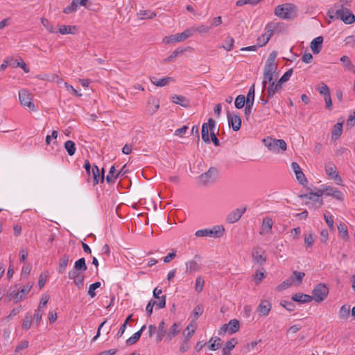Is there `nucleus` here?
I'll use <instances>...</instances> for the list:
<instances>
[{
  "label": "nucleus",
  "mask_w": 355,
  "mask_h": 355,
  "mask_svg": "<svg viewBox=\"0 0 355 355\" xmlns=\"http://www.w3.org/2000/svg\"><path fill=\"white\" fill-rule=\"evenodd\" d=\"M234 40L233 37L228 36L226 37L225 40V44L223 46V47L226 49L227 51H230L232 49L234 46Z\"/></svg>",
  "instance_id": "603ef678"
},
{
  "label": "nucleus",
  "mask_w": 355,
  "mask_h": 355,
  "mask_svg": "<svg viewBox=\"0 0 355 355\" xmlns=\"http://www.w3.org/2000/svg\"><path fill=\"white\" fill-rule=\"evenodd\" d=\"M32 320V315L28 313L24 318L22 328L25 330H28L31 327Z\"/></svg>",
  "instance_id": "de8ad7c7"
},
{
  "label": "nucleus",
  "mask_w": 355,
  "mask_h": 355,
  "mask_svg": "<svg viewBox=\"0 0 355 355\" xmlns=\"http://www.w3.org/2000/svg\"><path fill=\"white\" fill-rule=\"evenodd\" d=\"M190 347V339L184 338L180 347V352L181 353H184L187 352Z\"/></svg>",
  "instance_id": "bf43d9fd"
},
{
  "label": "nucleus",
  "mask_w": 355,
  "mask_h": 355,
  "mask_svg": "<svg viewBox=\"0 0 355 355\" xmlns=\"http://www.w3.org/2000/svg\"><path fill=\"white\" fill-rule=\"evenodd\" d=\"M228 125L232 127L234 131H238L241 126V119L237 114H231L230 111L227 112Z\"/></svg>",
  "instance_id": "ddd939ff"
},
{
  "label": "nucleus",
  "mask_w": 355,
  "mask_h": 355,
  "mask_svg": "<svg viewBox=\"0 0 355 355\" xmlns=\"http://www.w3.org/2000/svg\"><path fill=\"white\" fill-rule=\"evenodd\" d=\"M34 283H28L26 286H24L22 288H17V291L15 295V300L16 302L22 300L25 296L29 293L30 290L33 287Z\"/></svg>",
  "instance_id": "a211bd4d"
},
{
  "label": "nucleus",
  "mask_w": 355,
  "mask_h": 355,
  "mask_svg": "<svg viewBox=\"0 0 355 355\" xmlns=\"http://www.w3.org/2000/svg\"><path fill=\"white\" fill-rule=\"evenodd\" d=\"M304 243H305V245L309 247V248H311L312 247L313 243H314V239H313V234L311 232H309V234H306L305 236H304Z\"/></svg>",
  "instance_id": "052dcab7"
},
{
  "label": "nucleus",
  "mask_w": 355,
  "mask_h": 355,
  "mask_svg": "<svg viewBox=\"0 0 355 355\" xmlns=\"http://www.w3.org/2000/svg\"><path fill=\"white\" fill-rule=\"evenodd\" d=\"M225 232V228L223 225H216L212 229L200 230L196 232L195 235L198 237L211 236L214 238H220Z\"/></svg>",
  "instance_id": "39448f33"
},
{
  "label": "nucleus",
  "mask_w": 355,
  "mask_h": 355,
  "mask_svg": "<svg viewBox=\"0 0 355 355\" xmlns=\"http://www.w3.org/2000/svg\"><path fill=\"white\" fill-rule=\"evenodd\" d=\"M343 132V122H338L334 125L333 130L331 132V139L333 140H337L341 135Z\"/></svg>",
  "instance_id": "7c9ffc66"
},
{
  "label": "nucleus",
  "mask_w": 355,
  "mask_h": 355,
  "mask_svg": "<svg viewBox=\"0 0 355 355\" xmlns=\"http://www.w3.org/2000/svg\"><path fill=\"white\" fill-rule=\"evenodd\" d=\"M217 169L214 167H210L208 171L201 174L198 177L199 183L201 185L206 186L213 183L217 177Z\"/></svg>",
  "instance_id": "1a4fd4ad"
},
{
  "label": "nucleus",
  "mask_w": 355,
  "mask_h": 355,
  "mask_svg": "<svg viewBox=\"0 0 355 355\" xmlns=\"http://www.w3.org/2000/svg\"><path fill=\"white\" fill-rule=\"evenodd\" d=\"M220 340H221L220 338H216V339H214L213 338H211L209 340V341L208 342V343L209 344L208 345V347L209 348V349H211L212 351H215V350L219 349L221 347Z\"/></svg>",
  "instance_id": "37998d69"
},
{
  "label": "nucleus",
  "mask_w": 355,
  "mask_h": 355,
  "mask_svg": "<svg viewBox=\"0 0 355 355\" xmlns=\"http://www.w3.org/2000/svg\"><path fill=\"white\" fill-rule=\"evenodd\" d=\"M268 37H266V35H261L257 38V46L258 47H261L265 46L269 41Z\"/></svg>",
  "instance_id": "13d9d810"
},
{
  "label": "nucleus",
  "mask_w": 355,
  "mask_h": 355,
  "mask_svg": "<svg viewBox=\"0 0 355 355\" xmlns=\"http://www.w3.org/2000/svg\"><path fill=\"white\" fill-rule=\"evenodd\" d=\"M338 233H339L340 236L345 241H349V234H348L347 225L345 223H340L338 225Z\"/></svg>",
  "instance_id": "72a5a7b5"
},
{
  "label": "nucleus",
  "mask_w": 355,
  "mask_h": 355,
  "mask_svg": "<svg viewBox=\"0 0 355 355\" xmlns=\"http://www.w3.org/2000/svg\"><path fill=\"white\" fill-rule=\"evenodd\" d=\"M325 171L329 176H331L338 184L342 182L340 176L336 171V167L333 164H328L325 166Z\"/></svg>",
  "instance_id": "6ab92c4d"
},
{
  "label": "nucleus",
  "mask_w": 355,
  "mask_h": 355,
  "mask_svg": "<svg viewBox=\"0 0 355 355\" xmlns=\"http://www.w3.org/2000/svg\"><path fill=\"white\" fill-rule=\"evenodd\" d=\"M209 121L207 123H205L202 124V139L205 143H209L210 139L209 136Z\"/></svg>",
  "instance_id": "4c0bfd02"
},
{
  "label": "nucleus",
  "mask_w": 355,
  "mask_h": 355,
  "mask_svg": "<svg viewBox=\"0 0 355 355\" xmlns=\"http://www.w3.org/2000/svg\"><path fill=\"white\" fill-rule=\"evenodd\" d=\"M252 257L253 261L259 265L264 264L266 261V252L260 247H256L253 248Z\"/></svg>",
  "instance_id": "4468645a"
},
{
  "label": "nucleus",
  "mask_w": 355,
  "mask_h": 355,
  "mask_svg": "<svg viewBox=\"0 0 355 355\" xmlns=\"http://www.w3.org/2000/svg\"><path fill=\"white\" fill-rule=\"evenodd\" d=\"M77 28L75 26L62 25L59 28V32L62 35L74 34Z\"/></svg>",
  "instance_id": "58836bf2"
},
{
  "label": "nucleus",
  "mask_w": 355,
  "mask_h": 355,
  "mask_svg": "<svg viewBox=\"0 0 355 355\" xmlns=\"http://www.w3.org/2000/svg\"><path fill=\"white\" fill-rule=\"evenodd\" d=\"M10 66H12V67H21L23 69L24 72H29V69L27 67L26 63L23 60H21V62H19L17 60L10 59Z\"/></svg>",
  "instance_id": "79ce46f5"
},
{
  "label": "nucleus",
  "mask_w": 355,
  "mask_h": 355,
  "mask_svg": "<svg viewBox=\"0 0 355 355\" xmlns=\"http://www.w3.org/2000/svg\"><path fill=\"white\" fill-rule=\"evenodd\" d=\"M295 284V278L293 277H290L288 279L284 281L277 286L278 291H282L288 288L291 286Z\"/></svg>",
  "instance_id": "a19ab883"
},
{
  "label": "nucleus",
  "mask_w": 355,
  "mask_h": 355,
  "mask_svg": "<svg viewBox=\"0 0 355 355\" xmlns=\"http://www.w3.org/2000/svg\"><path fill=\"white\" fill-rule=\"evenodd\" d=\"M197 327V323L196 320H192L187 327L185 330L183 332V336L184 338L190 339L192 336L194 334L195 331Z\"/></svg>",
  "instance_id": "a878e982"
},
{
  "label": "nucleus",
  "mask_w": 355,
  "mask_h": 355,
  "mask_svg": "<svg viewBox=\"0 0 355 355\" xmlns=\"http://www.w3.org/2000/svg\"><path fill=\"white\" fill-rule=\"evenodd\" d=\"M254 96H255V89H254V85L253 84L249 89V91L247 94V97L245 98V107L244 110L245 116L247 119H248V117L250 116L252 108L254 104Z\"/></svg>",
  "instance_id": "9d476101"
},
{
  "label": "nucleus",
  "mask_w": 355,
  "mask_h": 355,
  "mask_svg": "<svg viewBox=\"0 0 355 355\" xmlns=\"http://www.w3.org/2000/svg\"><path fill=\"white\" fill-rule=\"evenodd\" d=\"M292 300L300 303L310 302L313 300V297L309 295L297 293L293 295L291 297Z\"/></svg>",
  "instance_id": "393cba45"
},
{
  "label": "nucleus",
  "mask_w": 355,
  "mask_h": 355,
  "mask_svg": "<svg viewBox=\"0 0 355 355\" xmlns=\"http://www.w3.org/2000/svg\"><path fill=\"white\" fill-rule=\"evenodd\" d=\"M48 276H49L48 271H44V272H42V274L40 275V276L39 277V281H38V286L40 289L44 286Z\"/></svg>",
  "instance_id": "6e6d98bb"
},
{
  "label": "nucleus",
  "mask_w": 355,
  "mask_h": 355,
  "mask_svg": "<svg viewBox=\"0 0 355 355\" xmlns=\"http://www.w3.org/2000/svg\"><path fill=\"white\" fill-rule=\"evenodd\" d=\"M41 22L48 31H49L50 33H56V31L54 29L53 26L51 24V23L47 19L42 18Z\"/></svg>",
  "instance_id": "5fc2aeb1"
},
{
  "label": "nucleus",
  "mask_w": 355,
  "mask_h": 355,
  "mask_svg": "<svg viewBox=\"0 0 355 355\" xmlns=\"http://www.w3.org/2000/svg\"><path fill=\"white\" fill-rule=\"evenodd\" d=\"M245 103V97L244 95H239L235 99V107L237 109H241L244 107Z\"/></svg>",
  "instance_id": "09e8293b"
},
{
  "label": "nucleus",
  "mask_w": 355,
  "mask_h": 355,
  "mask_svg": "<svg viewBox=\"0 0 355 355\" xmlns=\"http://www.w3.org/2000/svg\"><path fill=\"white\" fill-rule=\"evenodd\" d=\"M171 100L173 103L184 107L189 105V100L183 96L173 95L171 96Z\"/></svg>",
  "instance_id": "2f4dec72"
},
{
  "label": "nucleus",
  "mask_w": 355,
  "mask_h": 355,
  "mask_svg": "<svg viewBox=\"0 0 355 355\" xmlns=\"http://www.w3.org/2000/svg\"><path fill=\"white\" fill-rule=\"evenodd\" d=\"M323 194H324V191L323 189H319L316 192H310L309 193L301 195L300 198H306L309 200H313L315 202V208L320 207L322 204L323 201L320 197H321Z\"/></svg>",
  "instance_id": "f8f14e48"
},
{
  "label": "nucleus",
  "mask_w": 355,
  "mask_h": 355,
  "mask_svg": "<svg viewBox=\"0 0 355 355\" xmlns=\"http://www.w3.org/2000/svg\"><path fill=\"white\" fill-rule=\"evenodd\" d=\"M273 221L271 218H263L261 228L259 234L263 235L267 233H270L272 231Z\"/></svg>",
  "instance_id": "4be33fe9"
},
{
  "label": "nucleus",
  "mask_w": 355,
  "mask_h": 355,
  "mask_svg": "<svg viewBox=\"0 0 355 355\" xmlns=\"http://www.w3.org/2000/svg\"><path fill=\"white\" fill-rule=\"evenodd\" d=\"M277 28V24L274 22H270L266 24L265 27V33L263 35H266V37H268L270 40L272 35H273L274 31Z\"/></svg>",
  "instance_id": "e433bc0d"
},
{
  "label": "nucleus",
  "mask_w": 355,
  "mask_h": 355,
  "mask_svg": "<svg viewBox=\"0 0 355 355\" xmlns=\"http://www.w3.org/2000/svg\"><path fill=\"white\" fill-rule=\"evenodd\" d=\"M200 268V265L195 260H191L186 263L187 273L191 274L194 272L198 271Z\"/></svg>",
  "instance_id": "c756f323"
},
{
  "label": "nucleus",
  "mask_w": 355,
  "mask_h": 355,
  "mask_svg": "<svg viewBox=\"0 0 355 355\" xmlns=\"http://www.w3.org/2000/svg\"><path fill=\"white\" fill-rule=\"evenodd\" d=\"M83 272L76 270L75 269H73L72 270L69 271L68 277L70 279H75L76 278H78L80 276H81Z\"/></svg>",
  "instance_id": "774afa93"
},
{
  "label": "nucleus",
  "mask_w": 355,
  "mask_h": 355,
  "mask_svg": "<svg viewBox=\"0 0 355 355\" xmlns=\"http://www.w3.org/2000/svg\"><path fill=\"white\" fill-rule=\"evenodd\" d=\"M73 269L78 270L81 272H84L87 270V266L85 263V258H80L78 260H77L74 263Z\"/></svg>",
  "instance_id": "c9c22d12"
},
{
  "label": "nucleus",
  "mask_w": 355,
  "mask_h": 355,
  "mask_svg": "<svg viewBox=\"0 0 355 355\" xmlns=\"http://www.w3.org/2000/svg\"><path fill=\"white\" fill-rule=\"evenodd\" d=\"M275 15L283 19H293L297 15V7L292 3H284L277 6L274 10Z\"/></svg>",
  "instance_id": "20e7f679"
},
{
  "label": "nucleus",
  "mask_w": 355,
  "mask_h": 355,
  "mask_svg": "<svg viewBox=\"0 0 355 355\" xmlns=\"http://www.w3.org/2000/svg\"><path fill=\"white\" fill-rule=\"evenodd\" d=\"M78 2L76 1V0H73L69 6H67L64 8L63 12L65 14H70L71 12H76L78 7Z\"/></svg>",
  "instance_id": "49530a36"
},
{
  "label": "nucleus",
  "mask_w": 355,
  "mask_h": 355,
  "mask_svg": "<svg viewBox=\"0 0 355 355\" xmlns=\"http://www.w3.org/2000/svg\"><path fill=\"white\" fill-rule=\"evenodd\" d=\"M323 37L322 36H318L313 39L311 42L310 47L313 54H318L322 47Z\"/></svg>",
  "instance_id": "412c9836"
},
{
  "label": "nucleus",
  "mask_w": 355,
  "mask_h": 355,
  "mask_svg": "<svg viewBox=\"0 0 355 355\" xmlns=\"http://www.w3.org/2000/svg\"><path fill=\"white\" fill-rule=\"evenodd\" d=\"M291 168L293 170V171L296 175V178H297V181L299 182V183L302 185H304L305 184H306L307 180L305 177L304 174L302 171L301 168L300 167L299 164L297 162H293L291 163Z\"/></svg>",
  "instance_id": "f3484780"
},
{
  "label": "nucleus",
  "mask_w": 355,
  "mask_h": 355,
  "mask_svg": "<svg viewBox=\"0 0 355 355\" xmlns=\"http://www.w3.org/2000/svg\"><path fill=\"white\" fill-rule=\"evenodd\" d=\"M19 100L24 107H27L31 111L35 110V106L33 103V95L28 90L26 89L19 90Z\"/></svg>",
  "instance_id": "0eeeda50"
},
{
  "label": "nucleus",
  "mask_w": 355,
  "mask_h": 355,
  "mask_svg": "<svg viewBox=\"0 0 355 355\" xmlns=\"http://www.w3.org/2000/svg\"><path fill=\"white\" fill-rule=\"evenodd\" d=\"M271 309V303L268 300H262L257 307L260 315H267Z\"/></svg>",
  "instance_id": "5701e85b"
},
{
  "label": "nucleus",
  "mask_w": 355,
  "mask_h": 355,
  "mask_svg": "<svg viewBox=\"0 0 355 355\" xmlns=\"http://www.w3.org/2000/svg\"><path fill=\"white\" fill-rule=\"evenodd\" d=\"M328 293V287L324 284H318L315 286L312 291L313 300H314L316 302H321L326 299Z\"/></svg>",
  "instance_id": "6e6552de"
},
{
  "label": "nucleus",
  "mask_w": 355,
  "mask_h": 355,
  "mask_svg": "<svg viewBox=\"0 0 355 355\" xmlns=\"http://www.w3.org/2000/svg\"><path fill=\"white\" fill-rule=\"evenodd\" d=\"M246 208L244 207L243 209H236L232 211L226 218V220L229 223H234L237 222L242 216V215L245 213Z\"/></svg>",
  "instance_id": "dca6fc26"
},
{
  "label": "nucleus",
  "mask_w": 355,
  "mask_h": 355,
  "mask_svg": "<svg viewBox=\"0 0 355 355\" xmlns=\"http://www.w3.org/2000/svg\"><path fill=\"white\" fill-rule=\"evenodd\" d=\"M348 0H341L339 4H336L334 8L328 11V15L331 19H340L345 24H351L355 21V16L347 8L343 6V3H347Z\"/></svg>",
  "instance_id": "f257e3e1"
},
{
  "label": "nucleus",
  "mask_w": 355,
  "mask_h": 355,
  "mask_svg": "<svg viewBox=\"0 0 355 355\" xmlns=\"http://www.w3.org/2000/svg\"><path fill=\"white\" fill-rule=\"evenodd\" d=\"M69 256L67 254L62 256L59 261L58 272L60 274L64 273L66 270V267L68 264Z\"/></svg>",
  "instance_id": "473e14b6"
},
{
  "label": "nucleus",
  "mask_w": 355,
  "mask_h": 355,
  "mask_svg": "<svg viewBox=\"0 0 355 355\" xmlns=\"http://www.w3.org/2000/svg\"><path fill=\"white\" fill-rule=\"evenodd\" d=\"M237 343L238 342L236 338H232L231 340H228L222 349L223 355H230L231 350L234 348Z\"/></svg>",
  "instance_id": "cd10ccee"
},
{
  "label": "nucleus",
  "mask_w": 355,
  "mask_h": 355,
  "mask_svg": "<svg viewBox=\"0 0 355 355\" xmlns=\"http://www.w3.org/2000/svg\"><path fill=\"white\" fill-rule=\"evenodd\" d=\"M204 279L202 277L198 276L196 279V291L197 292H201L204 286Z\"/></svg>",
  "instance_id": "680f3d73"
},
{
  "label": "nucleus",
  "mask_w": 355,
  "mask_h": 355,
  "mask_svg": "<svg viewBox=\"0 0 355 355\" xmlns=\"http://www.w3.org/2000/svg\"><path fill=\"white\" fill-rule=\"evenodd\" d=\"M340 60L345 64L347 70L351 69V67H352V62L350 61L348 56L343 55L340 58Z\"/></svg>",
  "instance_id": "69168bd1"
},
{
  "label": "nucleus",
  "mask_w": 355,
  "mask_h": 355,
  "mask_svg": "<svg viewBox=\"0 0 355 355\" xmlns=\"http://www.w3.org/2000/svg\"><path fill=\"white\" fill-rule=\"evenodd\" d=\"M280 304L288 311H293L295 308V306L293 302L286 300L281 301Z\"/></svg>",
  "instance_id": "0e129e2a"
},
{
  "label": "nucleus",
  "mask_w": 355,
  "mask_h": 355,
  "mask_svg": "<svg viewBox=\"0 0 355 355\" xmlns=\"http://www.w3.org/2000/svg\"><path fill=\"white\" fill-rule=\"evenodd\" d=\"M115 173H116L115 167H114V166H112L110 169L109 173L107 174V175L105 178V180H106V182H107V184L114 182V180L116 179V178H114V176L116 175Z\"/></svg>",
  "instance_id": "8fccbe9b"
},
{
  "label": "nucleus",
  "mask_w": 355,
  "mask_h": 355,
  "mask_svg": "<svg viewBox=\"0 0 355 355\" xmlns=\"http://www.w3.org/2000/svg\"><path fill=\"white\" fill-rule=\"evenodd\" d=\"M277 56V52L272 51L269 55L268 60L266 62L262 81L263 91L266 88L267 83L270 82L272 80V75H275V73H276L277 64L275 62V59Z\"/></svg>",
  "instance_id": "f03ea898"
},
{
  "label": "nucleus",
  "mask_w": 355,
  "mask_h": 355,
  "mask_svg": "<svg viewBox=\"0 0 355 355\" xmlns=\"http://www.w3.org/2000/svg\"><path fill=\"white\" fill-rule=\"evenodd\" d=\"M137 15L140 19H153L156 16V13L150 10H140Z\"/></svg>",
  "instance_id": "ea45409f"
},
{
  "label": "nucleus",
  "mask_w": 355,
  "mask_h": 355,
  "mask_svg": "<svg viewBox=\"0 0 355 355\" xmlns=\"http://www.w3.org/2000/svg\"><path fill=\"white\" fill-rule=\"evenodd\" d=\"M265 146L268 148L275 153H279L280 150L285 151L286 150V144L283 139H277L268 137L263 140Z\"/></svg>",
  "instance_id": "423d86ee"
},
{
  "label": "nucleus",
  "mask_w": 355,
  "mask_h": 355,
  "mask_svg": "<svg viewBox=\"0 0 355 355\" xmlns=\"http://www.w3.org/2000/svg\"><path fill=\"white\" fill-rule=\"evenodd\" d=\"M146 325H143L140 330L135 332L131 337L126 340V345L128 346L135 344L140 338L142 332L146 329Z\"/></svg>",
  "instance_id": "bb28decb"
},
{
  "label": "nucleus",
  "mask_w": 355,
  "mask_h": 355,
  "mask_svg": "<svg viewBox=\"0 0 355 355\" xmlns=\"http://www.w3.org/2000/svg\"><path fill=\"white\" fill-rule=\"evenodd\" d=\"M101 286V282H96L94 284H91L89 287L88 295L92 297H94L96 296L95 290Z\"/></svg>",
  "instance_id": "3c124183"
},
{
  "label": "nucleus",
  "mask_w": 355,
  "mask_h": 355,
  "mask_svg": "<svg viewBox=\"0 0 355 355\" xmlns=\"http://www.w3.org/2000/svg\"><path fill=\"white\" fill-rule=\"evenodd\" d=\"M194 33V28H189L186 29L184 32L181 33H177L175 35H171L169 38L165 37L164 41L167 40L166 42L168 43L170 42H182L184 41L189 37H191Z\"/></svg>",
  "instance_id": "9b49d317"
},
{
  "label": "nucleus",
  "mask_w": 355,
  "mask_h": 355,
  "mask_svg": "<svg viewBox=\"0 0 355 355\" xmlns=\"http://www.w3.org/2000/svg\"><path fill=\"white\" fill-rule=\"evenodd\" d=\"M209 131H210V137L211 139L216 146H220V141L216 137V134L214 132V129L216 127V121L214 119L210 118L209 119Z\"/></svg>",
  "instance_id": "b1692460"
},
{
  "label": "nucleus",
  "mask_w": 355,
  "mask_h": 355,
  "mask_svg": "<svg viewBox=\"0 0 355 355\" xmlns=\"http://www.w3.org/2000/svg\"><path fill=\"white\" fill-rule=\"evenodd\" d=\"M184 52V49H175L173 53L172 54L168 56L166 59V62H171L173 60L174 58H175L176 57H178V55L182 54Z\"/></svg>",
  "instance_id": "e2e57ef3"
},
{
  "label": "nucleus",
  "mask_w": 355,
  "mask_h": 355,
  "mask_svg": "<svg viewBox=\"0 0 355 355\" xmlns=\"http://www.w3.org/2000/svg\"><path fill=\"white\" fill-rule=\"evenodd\" d=\"M159 104L155 103L154 100H152V103L150 100L148 101V110L150 113V114H153L155 112H156L159 109Z\"/></svg>",
  "instance_id": "4d7b16f0"
},
{
  "label": "nucleus",
  "mask_w": 355,
  "mask_h": 355,
  "mask_svg": "<svg viewBox=\"0 0 355 355\" xmlns=\"http://www.w3.org/2000/svg\"><path fill=\"white\" fill-rule=\"evenodd\" d=\"M151 83L157 86V87H164L168 85L171 81H173V79L171 77H165L162 79H157L155 77H153L150 78Z\"/></svg>",
  "instance_id": "c85d7f7f"
},
{
  "label": "nucleus",
  "mask_w": 355,
  "mask_h": 355,
  "mask_svg": "<svg viewBox=\"0 0 355 355\" xmlns=\"http://www.w3.org/2000/svg\"><path fill=\"white\" fill-rule=\"evenodd\" d=\"M64 148L70 156H72L75 154L76 146L73 141L70 140L67 141L64 144Z\"/></svg>",
  "instance_id": "c03bdc74"
},
{
  "label": "nucleus",
  "mask_w": 355,
  "mask_h": 355,
  "mask_svg": "<svg viewBox=\"0 0 355 355\" xmlns=\"http://www.w3.org/2000/svg\"><path fill=\"white\" fill-rule=\"evenodd\" d=\"M227 326L230 334H233L239 330V322L236 319L230 320Z\"/></svg>",
  "instance_id": "f704fd0d"
},
{
  "label": "nucleus",
  "mask_w": 355,
  "mask_h": 355,
  "mask_svg": "<svg viewBox=\"0 0 355 355\" xmlns=\"http://www.w3.org/2000/svg\"><path fill=\"white\" fill-rule=\"evenodd\" d=\"M202 313H203V306L201 304L197 305L193 311V314L196 320L198 319V318L199 316H200L202 314Z\"/></svg>",
  "instance_id": "338daca9"
},
{
  "label": "nucleus",
  "mask_w": 355,
  "mask_h": 355,
  "mask_svg": "<svg viewBox=\"0 0 355 355\" xmlns=\"http://www.w3.org/2000/svg\"><path fill=\"white\" fill-rule=\"evenodd\" d=\"M292 74L293 69H290L284 73V75L279 78L278 81H277V83H275V80L274 79V75H272V80L267 83V84H269L268 87H267V94H266L267 98H271L277 92H279L282 87V84L288 81Z\"/></svg>",
  "instance_id": "7ed1b4c3"
},
{
  "label": "nucleus",
  "mask_w": 355,
  "mask_h": 355,
  "mask_svg": "<svg viewBox=\"0 0 355 355\" xmlns=\"http://www.w3.org/2000/svg\"><path fill=\"white\" fill-rule=\"evenodd\" d=\"M181 329H182V326H181L180 323H179V322L173 323L167 331L166 337V339L168 341L171 340L174 337H175L177 335H178L180 333Z\"/></svg>",
  "instance_id": "aec40b11"
},
{
  "label": "nucleus",
  "mask_w": 355,
  "mask_h": 355,
  "mask_svg": "<svg viewBox=\"0 0 355 355\" xmlns=\"http://www.w3.org/2000/svg\"><path fill=\"white\" fill-rule=\"evenodd\" d=\"M350 306L348 304H344L341 306L339 311V317L342 319L347 318L349 315Z\"/></svg>",
  "instance_id": "a18cd8bd"
},
{
  "label": "nucleus",
  "mask_w": 355,
  "mask_h": 355,
  "mask_svg": "<svg viewBox=\"0 0 355 355\" xmlns=\"http://www.w3.org/2000/svg\"><path fill=\"white\" fill-rule=\"evenodd\" d=\"M104 168H102L101 173H100L99 168L97 166L94 165L91 170V176L90 179L93 180V185L95 186L98 184L99 182H104Z\"/></svg>",
  "instance_id": "2eb2a0df"
},
{
  "label": "nucleus",
  "mask_w": 355,
  "mask_h": 355,
  "mask_svg": "<svg viewBox=\"0 0 355 355\" xmlns=\"http://www.w3.org/2000/svg\"><path fill=\"white\" fill-rule=\"evenodd\" d=\"M305 276V273L303 272L293 271L291 277L295 278V282H296L298 285L301 284L302 282V279Z\"/></svg>",
  "instance_id": "864d4df0"
}]
</instances>
